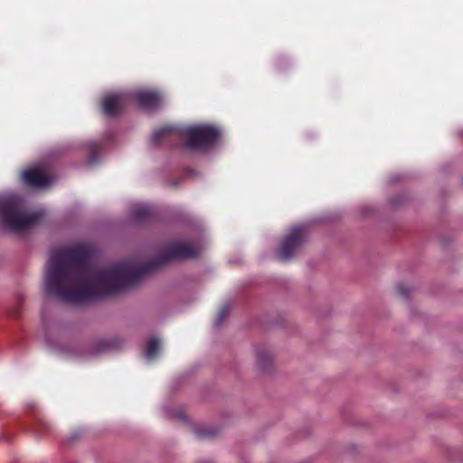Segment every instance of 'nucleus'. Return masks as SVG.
I'll list each match as a JSON object with an SVG mask.
<instances>
[{"label":"nucleus","mask_w":463,"mask_h":463,"mask_svg":"<svg viewBox=\"0 0 463 463\" xmlns=\"http://www.w3.org/2000/svg\"><path fill=\"white\" fill-rule=\"evenodd\" d=\"M201 248L173 243L157 259L147 263L123 260L106 266L94 261V249L77 243L52 250L43 279L45 292L68 304L80 305L119 293L146 275L173 261L196 257Z\"/></svg>","instance_id":"obj_1"},{"label":"nucleus","mask_w":463,"mask_h":463,"mask_svg":"<svg viewBox=\"0 0 463 463\" xmlns=\"http://www.w3.org/2000/svg\"><path fill=\"white\" fill-rule=\"evenodd\" d=\"M221 130L212 125H193L184 128L165 126L155 130L150 142L159 146L162 142H173L183 137L186 138V147L194 150L207 151L221 136Z\"/></svg>","instance_id":"obj_2"},{"label":"nucleus","mask_w":463,"mask_h":463,"mask_svg":"<svg viewBox=\"0 0 463 463\" xmlns=\"http://www.w3.org/2000/svg\"><path fill=\"white\" fill-rule=\"evenodd\" d=\"M24 200L15 194H0V222L4 229L23 233L38 225L45 211L27 213Z\"/></svg>","instance_id":"obj_3"},{"label":"nucleus","mask_w":463,"mask_h":463,"mask_svg":"<svg viewBox=\"0 0 463 463\" xmlns=\"http://www.w3.org/2000/svg\"><path fill=\"white\" fill-rule=\"evenodd\" d=\"M307 225L301 224L294 226L282 240L278 257L282 261H288L293 259L307 242Z\"/></svg>","instance_id":"obj_4"},{"label":"nucleus","mask_w":463,"mask_h":463,"mask_svg":"<svg viewBox=\"0 0 463 463\" xmlns=\"http://www.w3.org/2000/svg\"><path fill=\"white\" fill-rule=\"evenodd\" d=\"M132 96L128 92L107 93L102 98V109L106 116L117 117L123 113L131 101Z\"/></svg>","instance_id":"obj_5"},{"label":"nucleus","mask_w":463,"mask_h":463,"mask_svg":"<svg viewBox=\"0 0 463 463\" xmlns=\"http://www.w3.org/2000/svg\"><path fill=\"white\" fill-rule=\"evenodd\" d=\"M109 349V345L106 342H99L95 346L88 349L79 345H70L61 348V352L64 353L68 356L86 359L89 357L96 356Z\"/></svg>","instance_id":"obj_6"},{"label":"nucleus","mask_w":463,"mask_h":463,"mask_svg":"<svg viewBox=\"0 0 463 463\" xmlns=\"http://www.w3.org/2000/svg\"><path fill=\"white\" fill-rule=\"evenodd\" d=\"M138 106L146 110L154 111L163 104V97L159 92L152 90H139L135 93Z\"/></svg>","instance_id":"obj_7"},{"label":"nucleus","mask_w":463,"mask_h":463,"mask_svg":"<svg viewBox=\"0 0 463 463\" xmlns=\"http://www.w3.org/2000/svg\"><path fill=\"white\" fill-rule=\"evenodd\" d=\"M22 177L27 185L34 188L45 187L52 183V179L45 174L44 170L39 167L24 170Z\"/></svg>","instance_id":"obj_8"},{"label":"nucleus","mask_w":463,"mask_h":463,"mask_svg":"<svg viewBox=\"0 0 463 463\" xmlns=\"http://www.w3.org/2000/svg\"><path fill=\"white\" fill-rule=\"evenodd\" d=\"M153 216L151 206L146 203H135L130 210V217L134 222H142Z\"/></svg>","instance_id":"obj_9"},{"label":"nucleus","mask_w":463,"mask_h":463,"mask_svg":"<svg viewBox=\"0 0 463 463\" xmlns=\"http://www.w3.org/2000/svg\"><path fill=\"white\" fill-rule=\"evenodd\" d=\"M86 147L90 153L86 161V165L90 167L95 166L100 160L99 155L103 145L100 141H90L86 144Z\"/></svg>","instance_id":"obj_10"},{"label":"nucleus","mask_w":463,"mask_h":463,"mask_svg":"<svg viewBox=\"0 0 463 463\" xmlns=\"http://www.w3.org/2000/svg\"><path fill=\"white\" fill-rule=\"evenodd\" d=\"M257 364L260 370H267L273 362V354L268 347H259L256 350Z\"/></svg>","instance_id":"obj_11"},{"label":"nucleus","mask_w":463,"mask_h":463,"mask_svg":"<svg viewBox=\"0 0 463 463\" xmlns=\"http://www.w3.org/2000/svg\"><path fill=\"white\" fill-rule=\"evenodd\" d=\"M160 340L157 338H152L148 341L145 356L147 362L154 361L160 351Z\"/></svg>","instance_id":"obj_12"},{"label":"nucleus","mask_w":463,"mask_h":463,"mask_svg":"<svg viewBox=\"0 0 463 463\" xmlns=\"http://www.w3.org/2000/svg\"><path fill=\"white\" fill-rule=\"evenodd\" d=\"M231 308H232V304L229 302H226L222 305L218 316L216 317V318L214 320L215 327H219L223 323L225 318L228 317V315L231 311Z\"/></svg>","instance_id":"obj_13"},{"label":"nucleus","mask_w":463,"mask_h":463,"mask_svg":"<svg viewBox=\"0 0 463 463\" xmlns=\"http://www.w3.org/2000/svg\"><path fill=\"white\" fill-rule=\"evenodd\" d=\"M396 288H397V292L399 293V295H401L402 298H409L411 288L407 285L401 283V284L397 285Z\"/></svg>","instance_id":"obj_14"},{"label":"nucleus","mask_w":463,"mask_h":463,"mask_svg":"<svg viewBox=\"0 0 463 463\" xmlns=\"http://www.w3.org/2000/svg\"><path fill=\"white\" fill-rule=\"evenodd\" d=\"M195 433L198 437H208L213 434L212 431L202 429H195Z\"/></svg>","instance_id":"obj_15"},{"label":"nucleus","mask_w":463,"mask_h":463,"mask_svg":"<svg viewBox=\"0 0 463 463\" xmlns=\"http://www.w3.org/2000/svg\"><path fill=\"white\" fill-rule=\"evenodd\" d=\"M179 417L184 420L185 419V416H184L183 414H180Z\"/></svg>","instance_id":"obj_16"},{"label":"nucleus","mask_w":463,"mask_h":463,"mask_svg":"<svg viewBox=\"0 0 463 463\" xmlns=\"http://www.w3.org/2000/svg\"><path fill=\"white\" fill-rule=\"evenodd\" d=\"M41 424L43 425V428H46V426H45V423H44V422H42Z\"/></svg>","instance_id":"obj_17"}]
</instances>
